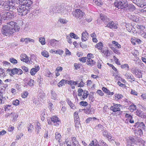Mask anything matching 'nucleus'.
I'll list each match as a JSON object with an SVG mask.
<instances>
[{"label":"nucleus","instance_id":"ddd939ff","mask_svg":"<svg viewBox=\"0 0 146 146\" xmlns=\"http://www.w3.org/2000/svg\"><path fill=\"white\" fill-rule=\"evenodd\" d=\"M121 105L119 104H115L113 106H111L110 107L111 110L112 111L114 112H116L119 111L120 110V107Z\"/></svg>","mask_w":146,"mask_h":146},{"label":"nucleus","instance_id":"c9c22d12","mask_svg":"<svg viewBox=\"0 0 146 146\" xmlns=\"http://www.w3.org/2000/svg\"><path fill=\"white\" fill-rule=\"evenodd\" d=\"M107 64L110 66L114 70H115V72H116V74L115 73L113 74V76H117V73H118V72H117V69L112 64H110L108 63Z\"/></svg>","mask_w":146,"mask_h":146},{"label":"nucleus","instance_id":"de8ad7c7","mask_svg":"<svg viewBox=\"0 0 146 146\" xmlns=\"http://www.w3.org/2000/svg\"><path fill=\"white\" fill-rule=\"evenodd\" d=\"M41 54L42 56L46 58H48L49 56L48 52L46 50H44L42 52Z\"/></svg>","mask_w":146,"mask_h":146},{"label":"nucleus","instance_id":"dca6fc26","mask_svg":"<svg viewBox=\"0 0 146 146\" xmlns=\"http://www.w3.org/2000/svg\"><path fill=\"white\" fill-rule=\"evenodd\" d=\"M57 7V4H55L51 6L49 9V12L53 13L56 12V10L58 9Z\"/></svg>","mask_w":146,"mask_h":146},{"label":"nucleus","instance_id":"f704fd0d","mask_svg":"<svg viewBox=\"0 0 146 146\" xmlns=\"http://www.w3.org/2000/svg\"><path fill=\"white\" fill-rule=\"evenodd\" d=\"M103 47V44L101 42H100L97 44L95 46L96 48H97L99 50H101Z\"/></svg>","mask_w":146,"mask_h":146},{"label":"nucleus","instance_id":"412c9836","mask_svg":"<svg viewBox=\"0 0 146 146\" xmlns=\"http://www.w3.org/2000/svg\"><path fill=\"white\" fill-rule=\"evenodd\" d=\"M36 124V125L35 126V131L36 132V134H38L41 131V129L40 127V123L38 122H37Z\"/></svg>","mask_w":146,"mask_h":146},{"label":"nucleus","instance_id":"49530a36","mask_svg":"<svg viewBox=\"0 0 146 146\" xmlns=\"http://www.w3.org/2000/svg\"><path fill=\"white\" fill-rule=\"evenodd\" d=\"M25 43L27 44L29 42H34V40L30 38H26L25 39Z\"/></svg>","mask_w":146,"mask_h":146},{"label":"nucleus","instance_id":"3c124183","mask_svg":"<svg viewBox=\"0 0 146 146\" xmlns=\"http://www.w3.org/2000/svg\"><path fill=\"white\" fill-rule=\"evenodd\" d=\"M34 81L32 79H30L27 82V84L30 87H32L34 85Z\"/></svg>","mask_w":146,"mask_h":146},{"label":"nucleus","instance_id":"2f4dec72","mask_svg":"<svg viewBox=\"0 0 146 146\" xmlns=\"http://www.w3.org/2000/svg\"><path fill=\"white\" fill-rule=\"evenodd\" d=\"M67 80H65L62 79L61 80L58 84V86L60 87L63 86L67 83Z\"/></svg>","mask_w":146,"mask_h":146},{"label":"nucleus","instance_id":"69168bd1","mask_svg":"<svg viewBox=\"0 0 146 146\" xmlns=\"http://www.w3.org/2000/svg\"><path fill=\"white\" fill-rule=\"evenodd\" d=\"M86 57H82V58H79V60L80 62L84 63L86 62Z\"/></svg>","mask_w":146,"mask_h":146},{"label":"nucleus","instance_id":"1a4fd4ad","mask_svg":"<svg viewBox=\"0 0 146 146\" xmlns=\"http://www.w3.org/2000/svg\"><path fill=\"white\" fill-rule=\"evenodd\" d=\"M137 124H139L137 128H138V131L139 133V135H143V131H145L146 130V127L145 126V124L143 122L140 121H137Z\"/></svg>","mask_w":146,"mask_h":146},{"label":"nucleus","instance_id":"cd10ccee","mask_svg":"<svg viewBox=\"0 0 146 146\" xmlns=\"http://www.w3.org/2000/svg\"><path fill=\"white\" fill-rule=\"evenodd\" d=\"M125 76L127 78L130 79V80L135 81V79L133 78V76L132 74L130 73H126L125 75Z\"/></svg>","mask_w":146,"mask_h":146},{"label":"nucleus","instance_id":"c85d7f7f","mask_svg":"<svg viewBox=\"0 0 146 146\" xmlns=\"http://www.w3.org/2000/svg\"><path fill=\"white\" fill-rule=\"evenodd\" d=\"M41 119L42 121H44L45 119V117L46 116V112L45 110H43L41 111Z\"/></svg>","mask_w":146,"mask_h":146},{"label":"nucleus","instance_id":"aec40b11","mask_svg":"<svg viewBox=\"0 0 146 146\" xmlns=\"http://www.w3.org/2000/svg\"><path fill=\"white\" fill-rule=\"evenodd\" d=\"M40 69V67L38 66H36L35 68H32L30 72V73L31 75H34Z\"/></svg>","mask_w":146,"mask_h":146},{"label":"nucleus","instance_id":"9d476101","mask_svg":"<svg viewBox=\"0 0 146 146\" xmlns=\"http://www.w3.org/2000/svg\"><path fill=\"white\" fill-rule=\"evenodd\" d=\"M135 137H129L127 140V146H136L135 145H133L135 142L137 141L135 139Z\"/></svg>","mask_w":146,"mask_h":146},{"label":"nucleus","instance_id":"79ce46f5","mask_svg":"<svg viewBox=\"0 0 146 146\" xmlns=\"http://www.w3.org/2000/svg\"><path fill=\"white\" fill-rule=\"evenodd\" d=\"M68 103L72 109H76L75 105H74L70 100H68Z\"/></svg>","mask_w":146,"mask_h":146},{"label":"nucleus","instance_id":"7c9ffc66","mask_svg":"<svg viewBox=\"0 0 146 146\" xmlns=\"http://www.w3.org/2000/svg\"><path fill=\"white\" fill-rule=\"evenodd\" d=\"M90 36L92 38V40L93 42L96 43L98 41V40L96 38L97 36L95 33H93L91 34Z\"/></svg>","mask_w":146,"mask_h":146},{"label":"nucleus","instance_id":"4be33fe9","mask_svg":"<svg viewBox=\"0 0 146 146\" xmlns=\"http://www.w3.org/2000/svg\"><path fill=\"white\" fill-rule=\"evenodd\" d=\"M136 114L141 118H145L146 117V115H144L143 112L139 110H137L136 112Z\"/></svg>","mask_w":146,"mask_h":146},{"label":"nucleus","instance_id":"8fccbe9b","mask_svg":"<svg viewBox=\"0 0 146 146\" xmlns=\"http://www.w3.org/2000/svg\"><path fill=\"white\" fill-rule=\"evenodd\" d=\"M128 6L127 7L129 9L130 11H133L135 9V6L132 4H129L128 5Z\"/></svg>","mask_w":146,"mask_h":146},{"label":"nucleus","instance_id":"a211bd4d","mask_svg":"<svg viewBox=\"0 0 146 146\" xmlns=\"http://www.w3.org/2000/svg\"><path fill=\"white\" fill-rule=\"evenodd\" d=\"M100 17L101 20L104 22L105 23L109 21V19L106 15L101 13L100 15Z\"/></svg>","mask_w":146,"mask_h":146},{"label":"nucleus","instance_id":"4d7b16f0","mask_svg":"<svg viewBox=\"0 0 146 146\" xmlns=\"http://www.w3.org/2000/svg\"><path fill=\"white\" fill-rule=\"evenodd\" d=\"M79 104L82 106H85L88 105V103L86 102L82 101L79 103Z\"/></svg>","mask_w":146,"mask_h":146},{"label":"nucleus","instance_id":"5fc2aeb1","mask_svg":"<svg viewBox=\"0 0 146 146\" xmlns=\"http://www.w3.org/2000/svg\"><path fill=\"white\" fill-rule=\"evenodd\" d=\"M102 90L106 93L110 95L111 94V92L107 88L105 87H103L102 88Z\"/></svg>","mask_w":146,"mask_h":146},{"label":"nucleus","instance_id":"603ef678","mask_svg":"<svg viewBox=\"0 0 146 146\" xmlns=\"http://www.w3.org/2000/svg\"><path fill=\"white\" fill-rule=\"evenodd\" d=\"M39 40L42 45H44L45 44V39L44 38L42 37L40 38Z\"/></svg>","mask_w":146,"mask_h":146},{"label":"nucleus","instance_id":"6ab92c4d","mask_svg":"<svg viewBox=\"0 0 146 146\" xmlns=\"http://www.w3.org/2000/svg\"><path fill=\"white\" fill-rule=\"evenodd\" d=\"M58 41L54 39H51L49 41V45L52 47L56 46L58 44Z\"/></svg>","mask_w":146,"mask_h":146},{"label":"nucleus","instance_id":"2eb2a0df","mask_svg":"<svg viewBox=\"0 0 146 146\" xmlns=\"http://www.w3.org/2000/svg\"><path fill=\"white\" fill-rule=\"evenodd\" d=\"M21 3H23L22 5H26V6H31V5L33 3V2L31 0H19V1Z\"/></svg>","mask_w":146,"mask_h":146},{"label":"nucleus","instance_id":"0eeeda50","mask_svg":"<svg viewBox=\"0 0 146 146\" xmlns=\"http://www.w3.org/2000/svg\"><path fill=\"white\" fill-rule=\"evenodd\" d=\"M7 72L9 73L10 76H12L13 75H15L18 74V75H21L23 73V71L22 70L19 68H14L13 69H8L7 70Z\"/></svg>","mask_w":146,"mask_h":146},{"label":"nucleus","instance_id":"e2e57ef3","mask_svg":"<svg viewBox=\"0 0 146 146\" xmlns=\"http://www.w3.org/2000/svg\"><path fill=\"white\" fill-rule=\"evenodd\" d=\"M83 90L82 89L80 88L78 89V95L79 96H81L83 92Z\"/></svg>","mask_w":146,"mask_h":146},{"label":"nucleus","instance_id":"72a5a7b5","mask_svg":"<svg viewBox=\"0 0 146 146\" xmlns=\"http://www.w3.org/2000/svg\"><path fill=\"white\" fill-rule=\"evenodd\" d=\"M88 94V92L87 91L84 90L83 92V94L82 96V98H81V100H84L87 97Z\"/></svg>","mask_w":146,"mask_h":146},{"label":"nucleus","instance_id":"a878e982","mask_svg":"<svg viewBox=\"0 0 146 146\" xmlns=\"http://www.w3.org/2000/svg\"><path fill=\"white\" fill-rule=\"evenodd\" d=\"M131 40L132 44L134 45L136 44V42H137L138 44H139L142 42L141 40L139 39L136 38L134 39L133 38H132Z\"/></svg>","mask_w":146,"mask_h":146},{"label":"nucleus","instance_id":"58836bf2","mask_svg":"<svg viewBox=\"0 0 146 146\" xmlns=\"http://www.w3.org/2000/svg\"><path fill=\"white\" fill-rule=\"evenodd\" d=\"M61 137V135L58 132L55 133V139L56 140L60 142V140Z\"/></svg>","mask_w":146,"mask_h":146},{"label":"nucleus","instance_id":"052dcab7","mask_svg":"<svg viewBox=\"0 0 146 146\" xmlns=\"http://www.w3.org/2000/svg\"><path fill=\"white\" fill-rule=\"evenodd\" d=\"M4 108L5 109V111L7 112H8L11 109L10 106L7 105L4 106Z\"/></svg>","mask_w":146,"mask_h":146},{"label":"nucleus","instance_id":"a19ab883","mask_svg":"<svg viewBox=\"0 0 146 146\" xmlns=\"http://www.w3.org/2000/svg\"><path fill=\"white\" fill-rule=\"evenodd\" d=\"M121 68L123 69L126 68V70H129L130 69L129 67L127 64L122 65L121 66Z\"/></svg>","mask_w":146,"mask_h":146},{"label":"nucleus","instance_id":"4468645a","mask_svg":"<svg viewBox=\"0 0 146 146\" xmlns=\"http://www.w3.org/2000/svg\"><path fill=\"white\" fill-rule=\"evenodd\" d=\"M88 38V33L85 31L82 33L81 39L82 41H86Z\"/></svg>","mask_w":146,"mask_h":146},{"label":"nucleus","instance_id":"e433bc0d","mask_svg":"<svg viewBox=\"0 0 146 146\" xmlns=\"http://www.w3.org/2000/svg\"><path fill=\"white\" fill-rule=\"evenodd\" d=\"M136 107L135 105L133 104L131 105L129 108V109L130 111L131 112H133L135 110H136Z\"/></svg>","mask_w":146,"mask_h":146},{"label":"nucleus","instance_id":"13d9d810","mask_svg":"<svg viewBox=\"0 0 146 146\" xmlns=\"http://www.w3.org/2000/svg\"><path fill=\"white\" fill-rule=\"evenodd\" d=\"M28 95V92L27 91L23 92L21 96L23 98H26Z\"/></svg>","mask_w":146,"mask_h":146},{"label":"nucleus","instance_id":"c756f323","mask_svg":"<svg viewBox=\"0 0 146 146\" xmlns=\"http://www.w3.org/2000/svg\"><path fill=\"white\" fill-rule=\"evenodd\" d=\"M134 73L135 74V76L139 78H141L142 74L141 72L137 70H135L134 71Z\"/></svg>","mask_w":146,"mask_h":146},{"label":"nucleus","instance_id":"680f3d73","mask_svg":"<svg viewBox=\"0 0 146 146\" xmlns=\"http://www.w3.org/2000/svg\"><path fill=\"white\" fill-rule=\"evenodd\" d=\"M38 98L43 99L45 97L44 94L42 92L38 94Z\"/></svg>","mask_w":146,"mask_h":146},{"label":"nucleus","instance_id":"338daca9","mask_svg":"<svg viewBox=\"0 0 146 146\" xmlns=\"http://www.w3.org/2000/svg\"><path fill=\"white\" fill-rule=\"evenodd\" d=\"M138 142L140 143V144L141 145H144L145 142L142 139H140L139 138H138Z\"/></svg>","mask_w":146,"mask_h":146},{"label":"nucleus","instance_id":"5701e85b","mask_svg":"<svg viewBox=\"0 0 146 146\" xmlns=\"http://www.w3.org/2000/svg\"><path fill=\"white\" fill-rule=\"evenodd\" d=\"M87 64L90 66L94 65L96 64V62L91 58H88L87 59Z\"/></svg>","mask_w":146,"mask_h":146},{"label":"nucleus","instance_id":"6e6d98bb","mask_svg":"<svg viewBox=\"0 0 146 146\" xmlns=\"http://www.w3.org/2000/svg\"><path fill=\"white\" fill-rule=\"evenodd\" d=\"M137 28L138 29H140L141 30V31H144L145 30V27L144 26L140 25H137Z\"/></svg>","mask_w":146,"mask_h":146},{"label":"nucleus","instance_id":"37998d69","mask_svg":"<svg viewBox=\"0 0 146 146\" xmlns=\"http://www.w3.org/2000/svg\"><path fill=\"white\" fill-rule=\"evenodd\" d=\"M115 100H118L120 99L123 98V96L120 94H116L115 95Z\"/></svg>","mask_w":146,"mask_h":146},{"label":"nucleus","instance_id":"393cba45","mask_svg":"<svg viewBox=\"0 0 146 146\" xmlns=\"http://www.w3.org/2000/svg\"><path fill=\"white\" fill-rule=\"evenodd\" d=\"M138 6L141 7H143L146 5V0H138Z\"/></svg>","mask_w":146,"mask_h":146},{"label":"nucleus","instance_id":"4c0bfd02","mask_svg":"<svg viewBox=\"0 0 146 146\" xmlns=\"http://www.w3.org/2000/svg\"><path fill=\"white\" fill-rule=\"evenodd\" d=\"M112 44L116 48H121V46L117 42L115 41H113L112 42Z\"/></svg>","mask_w":146,"mask_h":146},{"label":"nucleus","instance_id":"9b49d317","mask_svg":"<svg viewBox=\"0 0 146 146\" xmlns=\"http://www.w3.org/2000/svg\"><path fill=\"white\" fill-rule=\"evenodd\" d=\"M103 135L105 137H106L108 139L109 141L112 142L114 140V138L113 137L112 135L109 133L108 131L106 130L104 131L102 133Z\"/></svg>","mask_w":146,"mask_h":146},{"label":"nucleus","instance_id":"6e6552de","mask_svg":"<svg viewBox=\"0 0 146 146\" xmlns=\"http://www.w3.org/2000/svg\"><path fill=\"white\" fill-rule=\"evenodd\" d=\"M74 16L76 19H79L80 20H82V18L84 15V13L80 9H77L75 11L72 12Z\"/></svg>","mask_w":146,"mask_h":146},{"label":"nucleus","instance_id":"09e8293b","mask_svg":"<svg viewBox=\"0 0 146 146\" xmlns=\"http://www.w3.org/2000/svg\"><path fill=\"white\" fill-rule=\"evenodd\" d=\"M68 84L70 85H77L78 84V81H74L73 80H70L68 82Z\"/></svg>","mask_w":146,"mask_h":146},{"label":"nucleus","instance_id":"7ed1b4c3","mask_svg":"<svg viewBox=\"0 0 146 146\" xmlns=\"http://www.w3.org/2000/svg\"><path fill=\"white\" fill-rule=\"evenodd\" d=\"M19 0H11V1L7 0L5 1L4 4V9L6 10L12 11H16V7L15 6V4H17V2L19 1Z\"/></svg>","mask_w":146,"mask_h":146},{"label":"nucleus","instance_id":"bf43d9fd","mask_svg":"<svg viewBox=\"0 0 146 146\" xmlns=\"http://www.w3.org/2000/svg\"><path fill=\"white\" fill-rule=\"evenodd\" d=\"M9 60L11 63L13 64H15L17 63V60L13 58H10Z\"/></svg>","mask_w":146,"mask_h":146},{"label":"nucleus","instance_id":"0e129e2a","mask_svg":"<svg viewBox=\"0 0 146 146\" xmlns=\"http://www.w3.org/2000/svg\"><path fill=\"white\" fill-rule=\"evenodd\" d=\"M84 110L86 113H90L91 111V107L90 106L89 107H87L86 109H84Z\"/></svg>","mask_w":146,"mask_h":146},{"label":"nucleus","instance_id":"bb28decb","mask_svg":"<svg viewBox=\"0 0 146 146\" xmlns=\"http://www.w3.org/2000/svg\"><path fill=\"white\" fill-rule=\"evenodd\" d=\"M93 4L100 7L103 4V3L101 0H93Z\"/></svg>","mask_w":146,"mask_h":146},{"label":"nucleus","instance_id":"473e14b6","mask_svg":"<svg viewBox=\"0 0 146 146\" xmlns=\"http://www.w3.org/2000/svg\"><path fill=\"white\" fill-rule=\"evenodd\" d=\"M18 114L16 113L13 112L12 115V117L13 118L12 121L15 122L16 121L17 118L18 117Z\"/></svg>","mask_w":146,"mask_h":146},{"label":"nucleus","instance_id":"774afa93","mask_svg":"<svg viewBox=\"0 0 146 146\" xmlns=\"http://www.w3.org/2000/svg\"><path fill=\"white\" fill-rule=\"evenodd\" d=\"M63 53V51L59 49L56 50L55 53L58 54L60 55H62Z\"/></svg>","mask_w":146,"mask_h":146},{"label":"nucleus","instance_id":"f03ea898","mask_svg":"<svg viewBox=\"0 0 146 146\" xmlns=\"http://www.w3.org/2000/svg\"><path fill=\"white\" fill-rule=\"evenodd\" d=\"M4 5L2 6L3 10L4 11H7L9 12H4L1 13L0 16L2 19L4 20H8L13 19L16 17V11L12 10V11H10V10H6L4 9Z\"/></svg>","mask_w":146,"mask_h":146},{"label":"nucleus","instance_id":"20e7f679","mask_svg":"<svg viewBox=\"0 0 146 146\" xmlns=\"http://www.w3.org/2000/svg\"><path fill=\"white\" fill-rule=\"evenodd\" d=\"M30 7V6H26L25 5H20L17 9L18 15L21 16L26 15L29 12Z\"/></svg>","mask_w":146,"mask_h":146},{"label":"nucleus","instance_id":"423d86ee","mask_svg":"<svg viewBox=\"0 0 146 146\" xmlns=\"http://www.w3.org/2000/svg\"><path fill=\"white\" fill-rule=\"evenodd\" d=\"M47 121L49 125L52 124L54 125L58 126L60 123V121L57 116H53L50 118L47 119Z\"/></svg>","mask_w":146,"mask_h":146},{"label":"nucleus","instance_id":"f3484780","mask_svg":"<svg viewBox=\"0 0 146 146\" xmlns=\"http://www.w3.org/2000/svg\"><path fill=\"white\" fill-rule=\"evenodd\" d=\"M20 59L21 61H23L26 63H28L29 61V59L27 55L25 54H22L20 56Z\"/></svg>","mask_w":146,"mask_h":146},{"label":"nucleus","instance_id":"39448f33","mask_svg":"<svg viewBox=\"0 0 146 146\" xmlns=\"http://www.w3.org/2000/svg\"><path fill=\"white\" fill-rule=\"evenodd\" d=\"M114 4L118 9H123L128 6L127 0H117Z\"/></svg>","mask_w":146,"mask_h":146},{"label":"nucleus","instance_id":"f257e3e1","mask_svg":"<svg viewBox=\"0 0 146 146\" xmlns=\"http://www.w3.org/2000/svg\"><path fill=\"white\" fill-rule=\"evenodd\" d=\"M19 29V27L17 25V23L11 21L8 23L7 25L3 27L1 32L4 35L8 36L16 31H18Z\"/></svg>","mask_w":146,"mask_h":146},{"label":"nucleus","instance_id":"864d4df0","mask_svg":"<svg viewBox=\"0 0 146 146\" xmlns=\"http://www.w3.org/2000/svg\"><path fill=\"white\" fill-rule=\"evenodd\" d=\"M74 122L75 123V126L76 127H78V125L80 124L79 120V118H76L74 119Z\"/></svg>","mask_w":146,"mask_h":146},{"label":"nucleus","instance_id":"ea45409f","mask_svg":"<svg viewBox=\"0 0 146 146\" xmlns=\"http://www.w3.org/2000/svg\"><path fill=\"white\" fill-rule=\"evenodd\" d=\"M38 98H34L33 99V104L37 106L40 103V100H38Z\"/></svg>","mask_w":146,"mask_h":146},{"label":"nucleus","instance_id":"a18cd8bd","mask_svg":"<svg viewBox=\"0 0 146 146\" xmlns=\"http://www.w3.org/2000/svg\"><path fill=\"white\" fill-rule=\"evenodd\" d=\"M105 55L107 56H109L111 54V52L109 51L108 50L102 51Z\"/></svg>","mask_w":146,"mask_h":146},{"label":"nucleus","instance_id":"b1692460","mask_svg":"<svg viewBox=\"0 0 146 146\" xmlns=\"http://www.w3.org/2000/svg\"><path fill=\"white\" fill-rule=\"evenodd\" d=\"M36 57L34 54H32L31 55L30 58V60H29V63L31 64H32V63H34L35 62H36Z\"/></svg>","mask_w":146,"mask_h":146},{"label":"nucleus","instance_id":"c03bdc74","mask_svg":"<svg viewBox=\"0 0 146 146\" xmlns=\"http://www.w3.org/2000/svg\"><path fill=\"white\" fill-rule=\"evenodd\" d=\"M51 98L54 100H55L56 96V93L53 90H52L51 92Z\"/></svg>","mask_w":146,"mask_h":146},{"label":"nucleus","instance_id":"f8f14e48","mask_svg":"<svg viewBox=\"0 0 146 146\" xmlns=\"http://www.w3.org/2000/svg\"><path fill=\"white\" fill-rule=\"evenodd\" d=\"M106 25V27L109 28L111 29H117V25L115 24L113 21H110L108 23L105 24Z\"/></svg>","mask_w":146,"mask_h":146}]
</instances>
